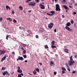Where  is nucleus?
Here are the masks:
<instances>
[{
  "mask_svg": "<svg viewBox=\"0 0 77 77\" xmlns=\"http://www.w3.org/2000/svg\"><path fill=\"white\" fill-rule=\"evenodd\" d=\"M18 59L19 60H24V58H23V57H20V56L18 57Z\"/></svg>",
  "mask_w": 77,
  "mask_h": 77,
  "instance_id": "9",
  "label": "nucleus"
},
{
  "mask_svg": "<svg viewBox=\"0 0 77 77\" xmlns=\"http://www.w3.org/2000/svg\"><path fill=\"white\" fill-rule=\"evenodd\" d=\"M69 8H72V6H71V5H69Z\"/></svg>",
  "mask_w": 77,
  "mask_h": 77,
  "instance_id": "54",
  "label": "nucleus"
},
{
  "mask_svg": "<svg viewBox=\"0 0 77 77\" xmlns=\"http://www.w3.org/2000/svg\"><path fill=\"white\" fill-rule=\"evenodd\" d=\"M56 11H59V12H60V6H59V5L58 4H57L56 5Z\"/></svg>",
  "mask_w": 77,
  "mask_h": 77,
  "instance_id": "2",
  "label": "nucleus"
},
{
  "mask_svg": "<svg viewBox=\"0 0 77 77\" xmlns=\"http://www.w3.org/2000/svg\"><path fill=\"white\" fill-rule=\"evenodd\" d=\"M29 6H36V3L35 2H31L28 4Z\"/></svg>",
  "mask_w": 77,
  "mask_h": 77,
  "instance_id": "1",
  "label": "nucleus"
},
{
  "mask_svg": "<svg viewBox=\"0 0 77 77\" xmlns=\"http://www.w3.org/2000/svg\"><path fill=\"white\" fill-rule=\"evenodd\" d=\"M51 47H52V48H56V46L52 45L51 46Z\"/></svg>",
  "mask_w": 77,
  "mask_h": 77,
  "instance_id": "25",
  "label": "nucleus"
},
{
  "mask_svg": "<svg viewBox=\"0 0 77 77\" xmlns=\"http://www.w3.org/2000/svg\"><path fill=\"white\" fill-rule=\"evenodd\" d=\"M65 52L66 53H68L69 52L68 51V49H64Z\"/></svg>",
  "mask_w": 77,
  "mask_h": 77,
  "instance_id": "12",
  "label": "nucleus"
},
{
  "mask_svg": "<svg viewBox=\"0 0 77 77\" xmlns=\"http://www.w3.org/2000/svg\"><path fill=\"white\" fill-rule=\"evenodd\" d=\"M25 62H26V63L27 62V60H25Z\"/></svg>",
  "mask_w": 77,
  "mask_h": 77,
  "instance_id": "61",
  "label": "nucleus"
},
{
  "mask_svg": "<svg viewBox=\"0 0 77 77\" xmlns=\"http://www.w3.org/2000/svg\"><path fill=\"white\" fill-rule=\"evenodd\" d=\"M32 1V0H27L25 1L26 3H29V2H31Z\"/></svg>",
  "mask_w": 77,
  "mask_h": 77,
  "instance_id": "19",
  "label": "nucleus"
},
{
  "mask_svg": "<svg viewBox=\"0 0 77 77\" xmlns=\"http://www.w3.org/2000/svg\"><path fill=\"white\" fill-rule=\"evenodd\" d=\"M33 72L34 75H36V70H34Z\"/></svg>",
  "mask_w": 77,
  "mask_h": 77,
  "instance_id": "20",
  "label": "nucleus"
},
{
  "mask_svg": "<svg viewBox=\"0 0 77 77\" xmlns=\"http://www.w3.org/2000/svg\"><path fill=\"white\" fill-rule=\"evenodd\" d=\"M35 37H36V38H39V37L38 36V35H36L35 36Z\"/></svg>",
  "mask_w": 77,
  "mask_h": 77,
  "instance_id": "38",
  "label": "nucleus"
},
{
  "mask_svg": "<svg viewBox=\"0 0 77 77\" xmlns=\"http://www.w3.org/2000/svg\"><path fill=\"white\" fill-rule=\"evenodd\" d=\"M62 73L63 74H65V71H64V70L62 71Z\"/></svg>",
  "mask_w": 77,
  "mask_h": 77,
  "instance_id": "36",
  "label": "nucleus"
},
{
  "mask_svg": "<svg viewBox=\"0 0 77 77\" xmlns=\"http://www.w3.org/2000/svg\"><path fill=\"white\" fill-rule=\"evenodd\" d=\"M19 9H20V10H23V8H22V6H19Z\"/></svg>",
  "mask_w": 77,
  "mask_h": 77,
  "instance_id": "21",
  "label": "nucleus"
},
{
  "mask_svg": "<svg viewBox=\"0 0 77 77\" xmlns=\"http://www.w3.org/2000/svg\"><path fill=\"white\" fill-rule=\"evenodd\" d=\"M71 24H74V21L72 20H71Z\"/></svg>",
  "mask_w": 77,
  "mask_h": 77,
  "instance_id": "33",
  "label": "nucleus"
},
{
  "mask_svg": "<svg viewBox=\"0 0 77 77\" xmlns=\"http://www.w3.org/2000/svg\"><path fill=\"white\" fill-rule=\"evenodd\" d=\"M69 5H72V4L71 3H69Z\"/></svg>",
  "mask_w": 77,
  "mask_h": 77,
  "instance_id": "49",
  "label": "nucleus"
},
{
  "mask_svg": "<svg viewBox=\"0 0 77 77\" xmlns=\"http://www.w3.org/2000/svg\"><path fill=\"white\" fill-rule=\"evenodd\" d=\"M5 51H2V50H0V55H2V54H5Z\"/></svg>",
  "mask_w": 77,
  "mask_h": 77,
  "instance_id": "8",
  "label": "nucleus"
},
{
  "mask_svg": "<svg viewBox=\"0 0 77 77\" xmlns=\"http://www.w3.org/2000/svg\"><path fill=\"white\" fill-rule=\"evenodd\" d=\"M22 72V70L21 69L20 70V72H20V73H21Z\"/></svg>",
  "mask_w": 77,
  "mask_h": 77,
  "instance_id": "44",
  "label": "nucleus"
},
{
  "mask_svg": "<svg viewBox=\"0 0 77 77\" xmlns=\"http://www.w3.org/2000/svg\"><path fill=\"white\" fill-rule=\"evenodd\" d=\"M45 48H46V49H47V48H48V46L47 45H46L45 46Z\"/></svg>",
  "mask_w": 77,
  "mask_h": 77,
  "instance_id": "32",
  "label": "nucleus"
},
{
  "mask_svg": "<svg viewBox=\"0 0 77 77\" xmlns=\"http://www.w3.org/2000/svg\"><path fill=\"white\" fill-rule=\"evenodd\" d=\"M50 66H54V62H53L52 61H51L50 62Z\"/></svg>",
  "mask_w": 77,
  "mask_h": 77,
  "instance_id": "11",
  "label": "nucleus"
},
{
  "mask_svg": "<svg viewBox=\"0 0 77 77\" xmlns=\"http://www.w3.org/2000/svg\"><path fill=\"white\" fill-rule=\"evenodd\" d=\"M20 75H22L23 76V75H24V74H23V73H20Z\"/></svg>",
  "mask_w": 77,
  "mask_h": 77,
  "instance_id": "46",
  "label": "nucleus"
},
{
  "mask_svg": "<svg viewBox=\"0 0 77 77\" xmlns=\"http://www.w3.org/2000/svg\"><path fill=\"white\" fill-rule=\"evenodd\" d=\"M39 63L41 66H42V63Z\"/></svg>",
  "mask_w": 77,
  "mask_h": 77,
  "instance_id": "59",
  "label": "nucleus"
},
{
  "mask_svg": "<svg viewBox=\"0 0 77 77\" xmlns=\"http://www.w3.org/2000/svg\"><path fill=\"white\" fill-rule=\"evenodd\" d=\"M29 75H32V74L29 73Z\"/></svg>",
  "mask_w": 77,
  "mask_h": 77,
  "instance_id": "62",
  "label": "nucleus"
},
{
  "mask_svg": "<svg viewBox=\"0 0 77 77\" xmlns=\"http://www.w3.org/2000/svg\"><path fill=\"white\" fill-rule=\"evenodd\" d=\"M23 57H24V58H27V56L26 55H24L23 56Z\"/></svg>",
  "mask_w": 77,
  "mask_h": 77,
  "instance_id": "29",
  "label": "nucleus"
},
{
  "mask_svg": "<svg viewBox=\"0 0 77 77\" xmlns=\"http://www.w3.org/2000/svg\"><path fill=\"white\" fill-rule=\"evenodd\" d=\"M63 1L64 2H65V0H63Z\"/></svg>",
  "mask_w": 77,
  "mask_h": 77,
  "instance_id": "63",
  "label": "nucleus"
},
{
  "mask_svg": "<svg viewBox=\"0 0 77 77\" xmlns=\"http://www.w3.org/2000/svg\"><path fill=\"white\" fill-rule=\"evenodd\" d=\"M23 54H26V50H23Z\"/></svg>",
  "mask_w": 77,
  "mask_h": 77,
  "instance_id": "26",
  "label": "nucleus"
},
{
  "mask_svg": "<svg viewBox=\"0 0 77 77\" xmlns=\"http://www.w3.org/2000/svg\"><path fill=\"white\" fill-rule=\"evenodd\" d=\"M7 72H8L7 71L4 72L3 73V75H5L6 74H7Z\"/></svg>",
  "mask_w": 77,
  "mask_h": 77,
  "instance_id": "16",
  "label": "nucleus"
},
{
  "mask_svg": "<svg viewBox=\"0 0 77 77\" xmlns=\"http://www.w3.org/2000/svg\"><path fill=\"white\" fill-rule=\"evenodd\" d=\"M36 71H37V72H39V70L38 69L36 68L35 69Z\"/></svg>",
  "mask_w": 77,
  "mask_h": 77,
  "instance_id": "30",
  "label": "nucleus"
},
{
  "mask_svg": "<svg viewBox=\"0 0 77 77\" xmlns=\"http://www.w3.org/2000/svg\"><path fill=\"white\" fill-rule=\"evenodd\" d=\"M2 20H3V18L2 17L0 18V22L2 21Z\"/></svg>",
  "mask_w": 77,
  "mask_h": 77,
  "instance_id": "31",
  "label": "nucleus"
},
{
  "mask_svg": "<svg viewBox=\"0 0 77 77\" xmlns=\"http://www.w3.org/2000/svg\"><path fill=\"white\" fill-rule=\"evenodd\" d=\"M39 6L42 9H45V6L41 4H39Z\"/></svg>",
  "mask_w": 77,
  "mask_h": 77,
  "instance_id": "7",
  "label": "nucleus"
},
{
  "mask_svg": "<svg viewBox=\"0 0 77 77\" xmlns=\"http://www.w3.org/2000/svg\"><path fill=\"white\" fill-rule=\"evenodd\" d=\"M53 26H54V24H53V23H51L48 25V27L49 28L51 29L52 28H53Z\"/></svg>",
  "mask_w": 77,
  "mask_h": 77,
  "instance_id": "5",
  "label": "nucleus"
},
{
  "mask_svg": "<svg viewBox=\"0 0 77 77\" xmlns=\"http://www.w3.org/2000/svg\"><path fill=\"white\" fill-rule=\"evenodd\" d=\"M75 6H77V4H75Z\"/></svg>",
  "mask_w": 77,
  "mask_h": 77,
  "instance_id": "64",
  "label": "nucleus"
},
{
  "mask_svg": "<svg viewBox=\"0 0 77 77\" xmlns=\"http://www.w3.org/2000/svg\"><path fill=\"white\" fill-rule=\"evenodd\" d=\"M57 72H54V74L55 75H56V74H57Z\"/></svg>",
  "mask_w": 77,
  "mask_h": 77,
  "instance_id": "51",
  "label": "nucleus"
},
{
  "mask_svg": "<svg viewBox=\"0 0 77 77\" xmlns=\"http://www.w3.org/2000/svg\"><path fill=\"white\" fill-rule=\"evenodd\" d=\"M12 14H15V12L14 11V10H12Z\"/></svg>",
  "mask_w": 77,
  "mask_h": 77,
  "instance_id": "37",
  "label": "nucleus"
},
{
  "mask_svg": "<svg viewBox=\"0 0 77 77\" xmlns=\"http://www.w3.org/2000/svg\"><path fill=\"white\" fill-rule=\"evenodd\" d=\"M62 70H64V71H66V69L65 67H62Z\"/></svg>",
  "mask_w": 77,
  "mask_h": 77,
  "instance_id": "22",
  "label": "nucleus"
},
{
  "mask_svg": "<svg viewBox=\"0 0 77 77\" xmlns=\"http://www.w3.org/2000/svg\"><path fill=\"white\" fill-rule=\"evenodd\" d=\"M42 32H43L42 30H39V33H42Z\"/></svg>",
  "mask_w": 77,
  "mask_h": 77,
  "instance_id": "24",
  "label": "nucleus"
},
{
  "mask_svg": "<svg viewBox=\"0 0 77 77\" xmlns=\"http://www.w3.org/2000/svg\"><path fill=\"white\" fill-rule=\"evenodd\" d=\"M35 2H36V3H38L40 2V0H35Z\"/></svg>",
  "mask_w": 77,
  "mask_h": 77,
  "instance_id": "28",
  "label": "nucleus"
},
{
  "mask_svg": "<svg viewBox=\"0 0 77 77\" xmlns=\"http://www.w3.org/2000/svg\"><path fill=\"white\" fill-rule=\"evenodd\" d=\"M21 49L22 50H24V48H22Z\"/></svg>",
  "mask_w": 77,
  "mask_h": 77,
  "instance_id": "55",
  "label": "nucleus"
},
{
  "mask_svg": "<svg viewBox=\"0 0 77 77\" xmlns=\"http://www.w3.org/2000/svg\"><path fill=\"white\" fill-rule=\"evenodd\" d=\"M17 69H18L17 70L18 72H20V66H19L17 67Z\"/></svg>",
  "mask_w": 77,
  "mask_h": 77,
  "instance_id": "15",
  "label": "nucleus"
},
{
  "mask_svg": "<svg viewBox=\"0 0 77 77\" xmlns=\"http://www.w3.org/2000/svg\"><path fill=\"white\" fill-rule=\"evenodd\" d=\"M65 65H66L67 66H68V65H69L68 64H67V63H65Z\"/></svg>",
  "mask_w": 77,
  "mask_h": 77,
  "instance_id": "39",
  "label": "nucleus"
},
{
  "mask_svg": "<svg viewBox=\"0 0 77 77\" xmlns=\"http://www.w3.org/2000/svg\"><path fill=\"white\" fill-rule=\"evenodd\" d=\"M74 26L75 27H76V25H75V23L74 24Z\"/></svg>",
  "mask_w": 77,
  "mask_h": 77,
  "instance_id": "53",
  "label": "nucleus"
},
{
  "mask_svg": "<svg viewBox=\"0 0 77 77\" xmlns=\"http://www.w3.org/2000/svg\"><path fill=\"white\" fill-rule=\"evenodd\" d=\"M62 17L63 18H64V17H65V16L64 15V14H63V15H62Z\"/></svg>",
  "mask_w": 77,
  "mask_h": 77,
  "instance_id": "40",
  "label": "nucleus"
},
{
  "mask_svg": "<svg viewBox=\"0 0 77 77\" xmlns=\"http://www.w3.org/2000/svg\"><path fill=\"white\" fill-rule=\"evenodd\" d=\"M6 56L3 57V58L1 59V62H3V61L6 59Z\"/></svg>",
  "mask_w": 77,
  "mask_h": 77,
  "instance_id": "13",
  "label": "nucleus"
},
{
  "mask_svg": "<svg viewBox=\"0 0 77 77\" xmlns=\"http://www.w3.org/2000/svg\"><path fill=\"white\" fill-rule=\"evenodd\" d=\"M13 22L14 23H17V20H16L15 19H14L13 20Z\"/></svg>",
  "mask_w": 77,
  "mask_h": 77,
  "instance_id": "34",
  "label": "nucleus"
},
{
  "mask_svg": "<svg viewBox=\"0 0 77 77\" xmlns=\"http://www.w3.org/2000/svg\"><path fill=\"white\" fill-rule=\"evenodd\" d=\"M32 12V11L30 10H29L28 11V12H29V13H30V12Z\"/></svg>",
  "mask_w": 77,
  "mask_h": 77,
  "instance_id": "52",
  "label": "nucleus"
},
{
  "mask_svg": "<svg viewBox=\"0 0 77 77\" xmlns=\"http://www.w3.org/2000/svg\"><path fill=\"white\" fill-rule=\"evenodd\" d=\"M10 21H12V19H11L9 20Z\"/></svg>",
  "mask_w": 77,
  "mask_h": 77,
  "instance_id": "45",
  "label": "nucleus"
},
{
  "mask_svg": "<svg viewBox=\"0 0 77 77\" xmlns=\"http://www.w3.org/2000/svg\"><path fill=\"white\" fill-rule=\"evenodd\" d=\"M19 29L22 30V28L21 26H19Z\"/></svg>",
  "mask_w": 77,
  "mask_h": 77,
  "instance_id": "43",
  "label": "nucleus"
},
{
  "mask_svg": "<svg viewBox=\"0 0 77 77\" xmlns=\"http://www.w3.org/2000/svg\"><path fill=\"white\" fill-rule=\"evenodd\" d=\"M9 6H6V8H7V9H8V8H9Z\"/></svg>",
  "mask_w": 77,
  "mask_h": 77,
  "instance_id": "41",
  "label": "nucleus"
},
{
  "mask_svg": "<svg viewBox=\"0 0 77 77\" xmlns=\"http://www.w3.org/2000/svg\"><path fill=\"white\" fill-rule=\"evenodd\" d=\"M27 32H28V33H29V32H30V30L28 29L27 31Z\"/></svg>",
  "mask_w": 77,
  "mask_h": 77,
  "instance_id": "57",
  "label": "nucleus"
},
{
  "mask_svg": "<svg viewBox=\"0 0 77 77\" xmlns=\"http://www.w3.org/2000/svg\"><path fill=\"white\" fill-rule=\"evenodd\" d=\"M63 7H64V9H66V10H69V8L68 7H67V6H66V5H64L63 6Z\"/></svg>",
  "mask_w": 77,
  "mask_h": 77,
  "instance_id": "10",
  "label": "nucleus"
},
{
  "mask_svg": "<svg viewBox=\"0 0 77 77\" xmlns=\"http://www.w3.org/2000/svg\"><path fill=\"white\" fill-rule=\"evenodd\" d=\"M70 25H71V23H70V22L67 23L66 24V26H70Z\"/></svg>",
  "mask_w": 77,
  "mask_h": 77,
  "instance_id": "14",
  "label": "nucleus"
},
{
  "mask_svg": "<svg viewBox=\"0 0 77 77\" xmlns=\"http://www.w3.org/2000/svg\"><path fill=\"white\" fill-rule=\"evenodd\" d=\"M50 13H51L52 14H49L48 13H47V15H49V16H50V15H51V16H52V15H54V14H55V12L54 11H50Z\"/></svg>",
  "mask_w": 77,
  "mask_h": 77,
  "instance_id": "4",
  "label": "nucleus"
},
{
  "mask_svg": "<svg viewBox=\"0 0 77 77\" xmlns=\"http://www.w3.org/2000/svg\"><path fill=\"white\" fill-rule=\"evenodd\" d=\"M70 60L69 61H72L73 60V59H72V56H71L70 57Z\"/></svg>",
  "mask_w": 77,
  "mask_h": 77,
  "instance_id": "17",
  "label": "nucleus"
},
{
  "mask_svg": "<svg viewBox=\"0 0 77 77\" xmlns=\"http://www.w3.org/2000/svg\"><path fill=\"white\" fill-rule=\"evenodd\" d=\"M51 44L52 45H54V44H55V41H53L51 43Z\"/></svg>",
  "mask_w": 77,
  "mask_h": 77,
  "instance_id": "18",
  "label": "nucleus"
},
{
  "mask_svg": "<svg viewBox=\"0 0 77 77\" xmlns=\"http://www.w3.org/2000/svg\"><path fill=\"white\" fill-rule=\"evenodd\" d=\"M54 32H56V29H55L54 30Z\"/></svg>",
  "mask_w": 77,
  "mask_h": 77,
  "instance_id": "60",
  "label": "nucleus"
},
{
  "mask_svg": "<svg viewBox=\"0 0 77 77\" xmlns=\"http://www.w3.org/2000/svg\"><path fill=\"white\" fill-rule=\"evenodd\" d=\"M12 54H15V53L14 52V51L13 52H12L11 53Z\"/></svg>",
  "mask_w": 77,
  "mask_h": 77,
  "instance_id": "58",
  "label": "nucleus"
},
{
  "mask_svg": "<svg viewBox=\"0 0 77 77\" xmlns=\"http://www.w3.org/2000/svg\"><path fill=\"white\" fill-rule=\"evenodd\" d=\"M65 29H66V30H67L69 32H72L73 31V30L72 29H70V28L68 26H66L65 27Z\"/></svg>",
  "mask_w": 77,
  "mask_h": 77,
  "instance_id": "3",
  "label": "nucleus"
},
{
  "mask_svg": "<svg viewBox=\"0 0 77 77\" xmlns=\"http://www.w3.org/2000/svg\"><path fill=\"white\" fill-rule=\"evenodd\" d=\"M5 69H6V68L5 67H3L2 69V70H5Z\"/></svg>",
  "mask_w": 77,
  "mask_h": 77,
  "instance_id": "27",
  "label": "nucleus"
},
{
  "mask_svg": "<svg viewBox=\"0 0 77 77\" xmlns=\"http://www.w3.org/2000/svg\"><path fill=\"white\" fill-rule=\"evenodd\" d=\"M9 36V35H7V36H6V39H7V40H8V38Z\"/></svg>",
  "mask_w": 77,
  "mask_h": 77,
  "instance_id": "35",
  "label": "nucleus"
},
{
  "mask_svg": "<svg viewBox=\"0 0 77 77\" xmlns=\"http://www.w3.org/2000/svg\"><path fill=\"white\" fill-rule=\"evenodd\" d=\"M75 63V61H69V66H71L73 65V63Z\"/></svg>",
  "mask_w": 77,
  "mask_h": 77,
  "instance_id": "6",
  "label": "nucleus"
},
{
  "mask_svg": "<svg viewBox=\"0 0 77 77\" xmlns=\"http://www.w3.org/2000/svg\"><path fill=\"white\" fill-rule=\"evenodd\" d=\"M23 47H26L27 46V45L26 44H24L23 43Z\"/></svg>",
  "mask_w": 77,
  "mask_h": 77,
  "instance_id": "23",
  "label": "nucleus"
},
{
  "mask_svg": "<svg viewBox=\"0 0 77 77\" xmlns=\"http://www.w3.org/2000/svg\"><path fill=\"white\" fill-rule=\"evenodd\" d=\"M18 77H22V76H21L20 75H18Z\"/></svg>",
  "mask_w": 77,
  "mask_h": 77,
  "instance_id": "47",
  "label": "nucleus"
},
{
  "mask_svg": "<svg viewBox=\"0 0 77 77\" xmlns=\"http://www.w3.org/2000/svg\"><path fill=\"white\" fill-rule=\"evenodd\" d=\"M75 71H74L72 72V74H74V73H75Z\"/></svg>",
  "mask_w": 77,
  "mask_h": 77,
  "instance_id": "48",
  "label": "nucleus"
},
{
  "mask_svg": "<svg viewBox=\"0 0 77 77\" xmlns=\"http://www.w3.org/2000/svg\"><path fill=\"white\" fill-rule=\"evenodd\" d=\"M73 14L74 15H75V14H76L77 13L75 12H74V13H73Z\"/></svg>",
  "mask_w": 77,
  "mask_h": 77,
  "instance_id": "42",
  "label": "nucleus"
},
{
  "mask_svg": "<svg viewBox=\"0 0 77 77\" xmlns=\"http://www.w3.org/2000/svg\"><path fill=\"white\" fill-rule=\"evenodd\" d=\"M75 58H77V55H75Z\"/></svg>",
  "mask_w": 77,
  "mask_h": 77,
  "instance_id": "56",
  "label": "nucleus"
},
{
  "mask_svg": "<svg viewBox=\"0 0 77 77\" xmlns=\"http://www.w3.org/2000/svg\"><path fill=\"white\" fill-rule=\"evenodd\" d=\"M68 70H69V72L70 71H71V70L70 69V68H68Z\"/></svg>",
  "mask_w": 77,
  "mask_h": 77,
  "instance_id": "50",
  "label": "nucleus"
}]
</instances>
